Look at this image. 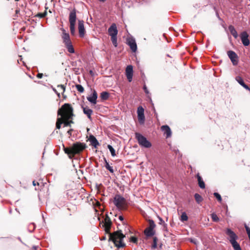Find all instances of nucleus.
Returning <instances> with one entry per match:
<instances>
[{
  "mask_svg": "<svg viewBox=\"0 0 250 250\" xmlns=\"http://www.w3.org/2000/svg\"><path fill=\"white\" fill-rule=\"evenodd\" d=\"M73 111V108L69 104H64L58 109V116L62 117L64 126H70V124L73 123L72 121L70 120L74 116Z\"/></svg>",
  "mask_w": 250,
  "mask_h": 250,
  "instance_id": "f257e3e1",
  "label": "nucleus"
},
{
  "mask_svg": "<svg viewBox=\"0 0 250 250\" xmlns=\"http://www.w3.org/2000/svg\"><path fill=\"white\" fill-rule=\"evenodd\" d=\"M125 237L121 230H119L110 234L109 240L112 241L118 248H123L125 245L123 242Z\"/></svg>",
  "mask_w": 250,
  "mask_h": 250,
  "instance_id": "f03ea898",
  "label": "nucleus"
},
{
  "mask_svg": "<svg viewBox=\"0 0 250 250\" xmlns=\"http://www.w3.org/2000/svg\"><path fill=\"white\" fill-rule=\"evenodd\" d=\"M113 202L119 210H124L126 208V200L120 194H116L115 195Z\"/></svg>",
  "mask_w": 250,
  "mask_h": 250,
  "instance_id": "7ed1b4c3",
  "label": "nucleus"
},
{
  "mask_svg": "<svg viewBox=\"0 0 250 250\" xmlns=\"http://www.w3.org/2000/svg\"><path fill=\"white\" fill-rule=\"evenodd\" d=\"M135 138L137 139L139 145L145 148H150L151 146V143L147 140L146 138L142 134L138 132H136Z\"/></svg>",
  "mask_w": 250,
  "mask_h": 250,
  "instance_id": "20e7f679",
  "label": "nucleus"
},
{
  "mask_svg": "<svg viewBox=\"0 0 250 250\" xmlns=\"http://www.w3.org/2000/svg\"><path fill=\"white\" fill-rule=\"evenodd\" d=\"M73 157L76 154L80 153L86 148V145L83 143L76 142L72 146Z\"/></svg>",
  "mask_w": 250,
  "mask_h": 250,
  "instance_id": "39448f33",
  "label": "nucleus"
},
{
  "mask_svg": "<svg viewBox=\"0 0 250 250\" xmlns=\"http://www.w3.org/2000/svg\"><path fill=\"white\" fill-rule=\"evenodd\" d=\"M225 232L230 243L236 240L238 238L236 233L229 228H227Z\"/></svg>",
  "mask_w": 250,
  "mask_h": 250,
  "instance_id": "423d86ee",
  "label": "nucleus"
},
{
  "mask_svg": "<svg viewBox=\"0 0 250 250\" xmlns=\"http://www.w3.org/2000/svg\"><path fill=\"white\" fill-rule=\"evenodd\" d=\"M249 35L246 31L241 32L240 35V37L243 44L245 46H247L250 45V42L249 39Z\"/></svg>",
  "mask_w": 250,
  "mask_h": 250,
  "instance_id": "0eeeda50",
  "label": "nucleus"
},
{
  "mask_svg": "<svg viewBox=\"0 0 250 250\" xmlns=\"http://www.w3.org/2000/svg\"><path fill=\"white\" fill-rule=\"evenodd\" d=\"M227 54L232 64L236 65L238 62V56L236 53L233 51L229 50L227 52Z\"/></svg>",
  "mask_w": 250,
  "mask_h": 250,
  "instance_id": "6e6552de",
  "label": "nucleus"
},
{
  "mask_svg": "<svg viewBox=\"0 0 250 250\" xmlns=\"http://www.w3.org/2000/svg\"><path fill=\"white\" fill-rule=\"evenodd\" d=\"M133 74V66L131 65L127 66L125 69V75L127 80L129 82H131L132 80Z\"/></svg>",
  "mask_w": 250,
  "mask_h": 250,
  "instance_id": "1a4fd4ad",
  "label": "nucleus"
},
{
  "mask_svg": "<svg viewBox=\"0 0 250 250\" xmlns=\"http://www.w3.org/2000/svg\"><path fill=\"white\" fill-rule=\"evenodd\" d=\"M108 34L110 37H116L118 34V30L116 24L112 23L108 29Z\"/></svg>",
  "mask_w": 250,
  "mask_h": 250,
  "instance_id": "9d476101",
  "label": "nucleus"
},
{
  "mask_svg": "<svg viewBox=\"0 0 250 250\" xmlns=\"http://www.w3.org/2000/svg\"><path fill=\"white\" fill-rule=\"evenodd\" d=\"M127 44L129 46L132 52H135L137 49V44L133 38H129L127 40Z\"/></svg>",
  "mask_w": 250,
  "mask_h": 250,
  "instance_id": "9b49d317",
  "label": "nucleus"
},
{
  "mask_svg": "<svg viewBox=\"0 0 250 250\" xmlns=\"http://www.w3.org/2000/svg\"><path fill=\"white\" fill-rule=\"evenodd\" d=\"M103 223L104 226L105 228V231L108 232V231H109L111 228L112 222L110 220V218L107 215H106V217L104 218Z\"/></svg>",
  "mask_w": 250,
  "mask_h": 250,
  "instance_id": "f8f14e48",
  "label": "nucleus"
},
{
  "mask_svg": "<svg viewBox=\"0 0 250 250\" xmlns=\"http://www.w3.org/2000/svg\"><path fill=\"white\" fill-rule=\"evenodd\" d=\"M83 22V21L80 20H79L78 22V29L80 37H83L84 36L85 32Z\"/></svg>",
  "mask_w": 250,
  "mask_h": 250,
  "instance_id": "ddd939ff",
  "label": "nucleus"
},
{
  "mask_svg": "<svg viewBox=\"0 0 250 250\" xmlns=\"http://www.w3.org/2000/svg\"><path fill=\"white\" fill-rule=\"evenodd\" d=\"M76 21V10L73 9L71 11L69 15V21L70 24H75Z\"/></svg>",
  "mask_w": 250,
  "mask_h": 250,
  "instance_id": "4468645a",
  "label": "nucleus"
},
{
  "mask_svg": "<svg viewBox=\"0 0 250 250\" xmlns=\"http://www.w3.org/2000/svg\"><path fill=\"white\" fill-rule=\"evenodd\" d=\"M97 93L96 91L95 90H94L91 96L87 97V99L91 104H95L97 103Z\"/></svg>",
  "mask_w": 250,
  "mask_h": 250,
  "instance_id": "2eb2a0df",
  "label": "nucleus"
},
{
  "mask_svg": "<svg viewBox=\"0 0 250 250\" xmlns=\"http://www.w3.org/2000/svg\"><path fill=\"white\" fill-rule=\"evenodd\" d=\"M82 108L83 109V113L87 116V118L90 121H91L92 120L91 115L93 113V110L92 109H90L87 106H82Z\"/></svg>",
  "mask_w": 250,
  "mask_h": 250,
  "instance_id": "dca6fc26",
  "label": "nucleus"
},
{
  "mask_svg": "<svg viewBox=\"0 0 250 250\" xmlns=\"http://www.w3.org/2000/svg\"><path fill=\"white\" fill-rule=\"evenodd\" d=\"M161 130L166 134V137L169 138L171 136V131L167 125H164L161 126Z\"/></svg>",
  "mask_w": 250,
  "mask_h": 250,
  "instance_id": "f3484780",
  "label": "nucleus"
},
{
  "mask_svg": "<svg viewBox=\"0 0 250 250\" xmlns=\"http://www.w3.org/2000/svg\"><path fill=\"white\" fill-rule=\"evenodd\" d=\"M144 234L147 238L152 237L155 234V230L152 229L146 228L144 231Z\"/></svg>",
  "mask_w": 250,
  "mask_h": 250,
  "instance_id": "a211bd4d",
  "label": "nucleus"
},
{
  "mask_svg": "<svg viewBox=\"0 0 250 250\" xmlns=\"http://www.w3.org/2000/svg\"><path fill=\"white\" fill-rule=\"evenodd\" d=\"M89 140L91 143V145L95 148H97L98 146L100 145L99 142L96 137L93 135H90L89 136Z\"/></svg>",
  "mask_w": 250,
  "mask_h": 250,
  "instance_id": "6ab92c4d",
  "label": "nucleus"
},
{
  "mask_svg": "<svg viewBox=\"0 0 250 250\" xmlns=\"http://www.w3.org/2000/svg\"><path fill=\"white\" fill-rule=\"evenodd\" d=\"M62 39L63 40V42L64 44H65L67 42H71V40L70 39V36L68 33L65 32V30L64 29H62Z\"/></svg>",
  "mask_w": 250,
  "mask_h": 250,
  "instance_id": "aec40b11",
  "label": "nucleus"
},
{
  "mask_svg": "<svg viewBox=\"0 0 250 250\" xmlns=\"http://www.w3.org/2000/svg\"><path fill=\"white\" fill-rule=\"evenodd\" d=\"M196 178L197 179L198 184L199 187L202 189L205 188V184L202 177L200 175L199 173H198L196 175Z\"/></svg>",
  "mask_w": 250,
  "mask_h": 250,
  "instance_id": "412c9836",
  "label": "nucleus"
},
{
  "mask_svg": "<svg viewBox=\"0 0 250 250\" xmlns=\"http://www.w3.org/2000/svg\"><path fill=\"white\" fill-rule=\"evenodd\" d=\"M63 150L64 152L68 155L70 159H72L74 157L72 146L70 147H65L63 146Z\"/></svg>",
  "mask_w": 250,
  "mask_h": 250,
  "instance_id": "4be33fe9",
  "label": "nucleus"
},
{
  "mask_svg": "<svg viewBox=\"0 0 250 250\" xmlns=\"http://www.w3.org/2000/svg\"><path fill=\"white\" fill-rule=\"evenodd\" d=\"M228 29L230 32V33H231V34L233 36V37L235 39H236L238 37V35L237 32L236 31V30L235 29V28L234 27V26H232V25H230L229 26Z\"/></svg>",
  "mask_w": 250,
  "mask_h": 250,
  "instance_id": "5701e85b",
  "label": "nucleus"
},
{
  "mask_svg": "<svg viewBox=\"0 0 250 250\" xmlns=\"http://www.w3.org/2000/svg\"><path fill=\"white\" fill-rule=\"evenodd\" d=\"M66 48L67 49L68 52L70 53H74L75 49L73 47V46L72 44V42H67L64 44Z\"/></svg>",
  "mask_w": 250,
  "mask_h": 250,
  "instance_id": "b1692460",
  "label": "nucleus"
},
{
  "mask_svg": "<svg viewBox=\"0 0 250 250\" xmlns=\"http://www.w3.org/2000/svg\"><path fill=\"white\" fill-rule=\"evenodd\" d=\"M109 97V94L106 91L102 92L100 94V98L103 101L107 100Z\"/></svg>",
  "mask_w": 250,
  "mask_h": 250,
  "instance_id": "393cba45",
  "label": "nucleus"
},
{
  "mask_svg": "<svg viewBox=\"0 0 250 250\" xmlns=\"http://www.w3.org/2000/svg\"><path fill=\"white\" fill-rule=\"evenodd\" d=\"M234 250H242L240 245L237 242L236 240L230 243Z\"/></svg>",
  "mask_w": 250,
  "mask_h": 250,
  "instance_id": "a878e982",
  "label": "nucleus"
},
{
  "mask_svg": "<svg viewBox=\"0 0 250 250\" xmlns=\"http://www.w3.org/2000/svg\"><path fill=\"white\" fill-rule=\"evenodd\" d=\"M63 123V119L62 116L61 117L58 118L56 122V128L60 129L61 127V125Z\"/></svg>",
  "mask_w": 250,
  "mask_h": 250,
  "instance_id": "bb28decb",
  "label": "nucleus"
},
{
  "mask_svg": "<svg viewBox=\"0 0 250 250\" xmlns=\"http://www.w3.org/2000/svg\"><path fill=\"white\" fill-rule=\"evenodd\" d=\"M194 198H195L196 202L198 204H200L203 200L202 197L198 193H195L194 194Z\"/></svg>",
  "mask_w": 250,
  "mask_h": 250,
  "instance_id": "cd10ccee",
  "label": "nucleus"
},
{
  "mask_svg": "<svg viewBox=\"0 0 250 250\" xmlns=\"http://www.w3.org/2000/svg\"><path fill=\"white\" fill-rule=\"evenodd\" d=\"M104 162H105V168L109 170L111 173L114 172V169L112 167H111L109 163L107 162V160L104 158Z\"/></svg>",
  "mask_w": 250,
  "mask_h": 250,
  "instance_id": "c85d7f7f",
  "label": "nucleus"
},
{
  "mask_svg": "<svg viewBox=\"0 0 250 250\" xmlns=\"http://www.w3.org/2000/svg\"><path fill=\"white\" fill-rule=\"evenodd\" d=\"M157 242H158V238L157 237L154 236L153 237V242L152 244L151 245V249L152 250L155 249L157 248Z\"/></svg>",
  "mask_w": 250,
  "mask_h": 250,
  "instance_id": "c756f323",
  "label": "nucleus"
},
{
  "mask_svg": "<svg viewBox=\"0 0 250 250\" xmlns=\"http://www.w3.org/2000/svg\"><path fill=\"white\" fill-rule=\"evenodd\" d=\"M235 79L242 86L245 83L243 78L240 76H236Z\"/></svg>",
  "mask_w": 250,
  "mask_h": 250,
  "instance_id": "7c9ffc66",
  "label": "nucleus"
},
{
  "mask_svg": "<svg viewBox=\"0 0 250 250\" xmlns=\"http://www.w3.org/2000/svg\"><path fill=\"white\" fill-rule=\"evenodd\" d=\"M149 226L147 227L149 229H154V228L156 227V225L153 220L149 219L148 221Z\"/></svg>",
  "mask_w": 250,
  "mask_h": 250,
  "instance_id": "2f4dec72",
  "label": "nucleus"
},
{
  "mask_svg": "<svg viewBox=\"0 0 250 250\" xmlns=\"http://www.w3.org/2000/svg\"><path fill=\"white\" fill-rule=\"evenodd\" d=\"M35 227H36V226H35V224L32 223H30V224H29L27 229H28V231L30 232H32L35 229Z\"/></svg>",
  "mask_w": 250,
  "mask_h": 250,
  "instance_id": "473e14b6",
  "label": "nucleus"
},
{
  "mask_svg": "<svg viewBox=\"0 0 250 250\" xmlns=\"http://www.w3.org/2000/svg\"><path fill=\"white\" fill-rule=\"evenodd\" d=\"M138 119L140 124L144 123L145 117L144 115H138Z\"/></svg>",
  "mask_w": 250,
  "mask_h": 250,
  "instance_id": "72a5a7b5",
  "label": "nucleus"
},
{
  "mask_svg": "<svg viewBox=\"0 0 250 250\" xmlns=\"http://www.w3.org/2000/svg\"><path fill=\"white\" fill-rule=\"evenodd\" d=\"M107 148L110 151L111 154L112 156H115L116 155L115 150L114 148L110 145H108Z\"/></svg>",
  "mask_w": 250,
  "mask_h": 250,
  "instance_id": "f704fd0d",
  "label": "nucleus"
},
{
  "mask_svg": "<svg viewBox=\"0 0 250 250\" xmlns=\"http://www.w3.org/2000/svg\"><path fill=\"white\" fill-rule=\"evenodd\" d=\"M180 220L182 222L186 221L188 220V217L185 212H183L182 213Z\"/></svg>",
  "mask_w": 250,
  "mask_h": 250,
  "instance_id": "c9c22d12",
  "label": "nucleus"
},
{
  "mask_svg": "<svg viewBox=\"0 0 250 250\" xmlns=\"http://www.w3.org/2000/svg\"><path fill=\"white\" fill-rule=\"evenodd\" d=\"M111 42L113 43V45L115 46V47H117V37H111Z\"/></svg>",
  "mask_w": 250,
  "mask_h": 250,
  "instance_id": "e433bc0d",
  "label": "nucleus"
},
{
  "mask_svg": "<svg viewBox=\"0 0 250 250\" xmlns=\"http://www.w3.org/2000/svg\"><path fill=\"white\" fill-rule=\"evenodd\" d=\"M137 114L138 115H144V109L141 106H139L137 109Z\"/></svg>",
  "mask_w": 250,
  "mask_h": 250,
  "instance_id": "4c0bfd02",
  "label": "nucleus"
},
{
  "mask_svg": "<svg viewBox=\"0 0 250 250\" xmlns=\"http://www.w3.org/2000/svg\"><path fill=\"white\" fill-rule=\"evenodd\" d=\"M76 87L77 90L80 93H83L84 91V88L81 84H76Z\"/></svg>",
  "mask_w": 250,
  "mask_h": 250,
  "instance_id": "58836bf2",
  "label": "nucleus"
},
{
  "mask_svg": "<svg viewBox=\"0 0 250 250\" xmlns=\"http://www.w3.org/2000/svg\"><path fill=\"white\" fill-rule=\"evenodd\" d=\"M70 33L72 35L75 33V24H70Z\"/></svg>",
  "mask_w": 250,
  "mask_h": 250,
  "instance_id": "ea45409f",
  "label": "nucleus"
},
{
  "mask_svg": "<svg viewBox=\"0 0 250 250\" xmlns=\"http://www.w3.org/2000/svg\"><path fill=\"white\" fill-rule=\"evenodd\" d=\"M46 15H47V12L46 11H45L43 13H39L38 14H37L36 15V16L39 17L40 18H44Z\"/></svg>",
  "mask_w": 250,
  "mask_h": 250,
  "instance_id": "a19ab883",
  "label": "nucleus"
},
{
  "mask_svg": "<svg viewBox=\"0 0 250 250\" xmlns=\"http://www.w3.org/2000/svg\"><path fill=\"white\" fill-rule=\"evenodd\" d=\"M214 197L217 199V200L221 203L222 202V198L221 195L217 192H214L213 193Z\"/></svg>",
  "mask_w": 250,
  "mask_h": 250,
  "instance_id": "79ce46f5",
  "label": "nucleus"
},
{
  "mask_svg": "<svg viewBox=\"0 0 250 250\" xmlns=\"http://www.w3.org/2000/svg\"><path fill=\"white\" fill-rule=\"evenodd\" d=\"M211 218L213 221L217 222L219 220V217L215 213L211 214Z\"/></svg>",
  "mask_w": 250,
  "mask_h": 250,
  "instance_id": "37998d69",
  "label": "nucleus"
},
{
  "mask_svg": "<svg viewBox=\"0 0 250 250\" xmlns=\"http://www.w3.org/2000/svg\"><path fill=\"white\" fill-rule=\"evenodd\" d=\"M130 242L135 244H137L138 242V238L136 236H132L130 238Z\"/></svg>",
  "mask_w": 250,
  "mask_h": 250,
  "instance_id": "c03bdc74",
  "label": "nucleus"
},
{
  "mask_svg": "<svg viewBox=\"0 0 250 250\" xmlns=\"http://www.w3.org/2000/svg\"><path fill=\"white\" fill-rule=\"evenodd\" d=\"M157 217H158V219L159 220V224H160V225H162L165 227H166L167 226V225L165 223V222L163 220V219L161 217H160L159 216H158Z\"/></svg>",
  "mask_w": 250,
  "mask_h": 250,
  "instance_id": "a18cd8bd",
  "label": "nucleus"
},
{
  "mask_svg": "<svg viewBox=\"0 0 250 250\" xmlns=\"http://www.w3.org/2000/svg\"><path fill=\"white\" fill-rule=\"evenodd\" d=\"M57 87L59 88V90L60 91H62L63 93L65 91V86H64V85H62V84L58 85L57 86Z\"/></svg>",
  "mask_w": 250,
  "mask_h": 250,
  "instance_id": "49530a36",
  "label": "nucleus"
},
{
  "mask_svg": "<svg viewBox=\"0 0 250 250\" xmlns=\"http://www.w3.org/2000/svg\"><path fill=\"white\" fill-rule=\"evenodd\" d=\"M189 241L191 243H193L194 244H195V245H197V243H198V241L195 238H190L189 239Z\"/></svg>",
  "mask_w": 250,
  "mask_h": 250,
  "instance_id": "de8ad7c7",
  "label": "nucleus"
},
{
  "mask_svg": "<svg viewBox=\"0 0 250 250\" xmlns=\"http://www.w3.org/2000/svg\"><path fill=\"white\" fill-rule=\"evenodd\" d=\"M143 89H144V90L146 94H148V93H149V91H148V89H147V87H146V85H145H145L143 86Z\"/></svg>",
  "mask_w": 250,
  "mask_h": 250,
  "instance_id": "09e8293b",
  "label": "nucleus"
},
{
  "mask_svg": "<svg viewBox=\"0 0 250 250\" xmlns=\"http://www.w3.org/2000/svg\"><path fill=\"white\" fill-rule=\"evenodd\" d=\"M43 74L42 73H38L37 75V77L39 79H41L42 78Z\"/></svg>",
  "mask_w": 250,
  "mask_h": 250,
  "instance_id": "8fccbe9b",
  "label": "nucleus"
},
{
  "mask_svg": "<svg viewBox=\"0 0 250 250\" xmlns=\"http://www.w3.org/2000/svg\"><path fill=\"white\" fill-rule=\"evenodd\" d=\"M53 91L55 92V93L57 95V96L59 97H60V93H59L57 90L54 88H53Z\"/></svg>",
  "mask_w": 250,
  "mask_h": 250,
  "instance_id": "3c124183",
  "label": "nucleus"
},
{
  "mask_svg": "<svg viewBox=\"0 0 250 250\" xmlns=\"http://www.w3.org/2000/svg\"><path fill=\"white\" fill-rule=\"evenodd\" d=\"M89 74H90L91 76H94V71H93L92 70H90L89 71Z\"/></svg>",
  "mask_w": 250,
  "mask_h": 250,
  "instance_id": "603ef678",
  "label": "nucleus"
},
{
  "mask_svg": "<svg viewBox=\"0 0 250 250\" xmlns=\"http://www.w3.org/2000/svg\"><path fill=\"white\" fill-rule=\"evenodd\" d=\"M119 219L121 221H124V217H123V216H122V215L119 216Z\"/></svg>",
  "mask_w": 250,
  "mask_h": 250,
  "instance_id": "864d4df0",
  "label": "nucleus"
},
{
  "mask_svg": "<svg viewBox=\"0 0 250 250\" xmlns=\"http://www.w3.org/2000/svg\"><path fill=\"white\" fill-rule=\"evenodd\" d=\"M72 131V129H70V130H69L67 131V133H68V134H69V135H71V131Z\"/></svg>",
  "mask_w": 250,
  "mask_h": 250,
  "instance_id": "5fc2aeb1",
  "label": "nucleus"
},
{
  "mask_svg": "<svg viewBox=\"0 0 250 250\" xmlns=\"http://www.w3.org/2000/svg\"><path fill=\"white\" fill-rule=\"evenodd\" d=\"M99 1H101V2H104L105 1H106V0H98Z\"/></svg>",
  "mask_w": 250,
  "mask_h": 250,
  "instance_id": "6e6d98bb",
  "label": "nucleus"
},
{
  "mask_svg": "<svg viewBox=\"0 0 250 250\" xmlns=\"http://www.w3.org/2000/svg\"><path fill=\"white\" fill-rule=\"evenodd\" d=\"M33 184L34 186H35V185H36L35 182L34 181L33 182Z\"/></svg>",
  "mask_w": 250,
  "mask_h": 250,
  "instance_id": "4d7b16f0",
  "label": "nucleus"
},
{
  "mask_svg": "<svg viewBox=\"0 0 250 250\" xmlns=\"http://www.w3.org/2000/svg\"><path fill=\"white\" fill-rule=\"evenodd\" d=\"M33 248H34V249H36L37 248V247H36V246H34V247H33Z\"/></svg>",
  "mask_w": 250,
  "mask_h": 250,
  "instance_id": "13d9d810",
  "label": "nucleus"
},
{
  "mask_svg": "<svg viewBox=\"0 0 250 250\" xmlns=\"http://www.w3.org/2000/svg\"><path fill=\"white\" fill-rule=\"evenodd\" d=\"M16 1H18L19 0H16Z\"/></svg>",
  "mask_w": 250,
  "mask_h": 250,
  "instance_id": "bf43d9fd",
  "label": "nucleus"
}]
</instances>
